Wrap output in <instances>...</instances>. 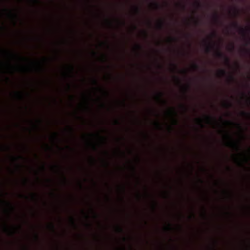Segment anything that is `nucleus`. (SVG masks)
<instances>
[{"instance_id": "58", "label": "nucleus", "mask_w": 250, "mask_h": 250, "mask_svg": "<svg viewBox=\"0 0 250 250\" xmlns=\"http://www.w3.org/2000/svg\"><path fill=\"white\" fill-rule=\"evenodd\" d=\"M123 24L124 25H125V22H123Z\"/></svg>"}, {"instance_id": "39", "label": "nucleus", "mask_w": 250, "mask_h": 250, "mask_svg": "<svg viewBox=\"0 0 250 250\" xmlns=\"http://www.w3.org/2000/svg\"><path fill=\"white\" fill-rule=\"evenodd\" d=\"M32 197L33 198V199H35L36 198V195L33 194H32Z\"/></svg>"}, {"instance_id": "23", "label": "nucleus", "mask_w": 250, "mask_h": 250, "mask_svg": "<svg viewBox=\"0 0 250 250\" xmlns=\"http://www.w3.org/2000/svg\"><path fill=\"white\" fill-rule=\"evenodd\" d=\"M230 80L231 81H232V82L234 81L235 79H234V77L233 76L231 75L230 76Z\"/></svg>"}, {"instance_id": "1", "label": "nucleus", "mask_w": 250, "mask_h": 250, "mask_svg": "<svg viewBox=\"0 0 250 250\" xmlns=\"http://www.w3.org/2000/svg\"><path fill=\"white\" fill-rule=\"evenodd\" d=\"M232 26L235 28L239 30L240 34L243 35L246 39V45H249L250 44V37L249 36L250 30L249 28H244L240 27L238 24L235 22L232 24Z\"/></svg>"}, {"instance_id": "54", "label": "nucleus", "mask_w": 250, "mask_h": 250, "mask_svg": "<svg viewBox=\"0 0 250 250\" xmlns=\"http://www.w3.org/2000/svg\"><path fill=\"white\" fill-rule=\"evenodd\" d=\"M93 147H94V149H96V147H95V146H93Z\"/></svg>"}, {"instance_id": "5", "label": "nucleus", "mask_w": 250, "mask_h": 250, "mask_svg": "<svg viewBox=\"0 0 250 250\" xmlns=\"http://www.w3.org/2000/svg\"><path fill=\"white\" fill-rule=\"evenodd\" d=\"M229 145H231L232 146L235 147L237 149H238L239 148V146L238 143L229 142Z\"/></svg>"}, {"instance_id": "11", "label": "nucleus", "mask_w": 250, "mask_h": 250, "mask_svg": "<svg viewBox=\"0 0 250 250\" xmlns=\"http://www.w3.org/2000/svg\"><path fill=\"white\" fill-rule=\"evenodd\" d=\"M16 95L20 99H22L23 97L21 92H16Z\"/></svg>"}, {"instance_id": "4", "label": "nucleus", "mask_w": 250, "mask_h": 250, "mask_svg": "<svg viewBox=\"0 0 250 250\" xmlns=\"http://www.w3.org/2000/svg\"><path fill=\"white\" fill-rule=\"evenodd\" d=\"M214 45L208 44L206 47V51L207 53L209 52L213 48Z\"/></svg>"}, {"instance_id": "18", "label": "nucleus", "mask_w": 250, "mask_h": 250, "mask_svg": "<svg viewBox=\"0 0 250 250\" xmlns=\"http://www.w3.org/2000/svg\"><path fill=\"white\" fill-rule=\"evenodd\" d=\"M189 89V86L187 85L184 87V90L186 92H187Z\"/></svg>"}, {"instance_id": "64", "label": "nucleus", "mask_w": 250, "mask_h": 250, "mask_svg": "<svg viewBox=\"0 0 250 250\" xmlns=\"http://www.w3.org/2000/svg\"><path fill=\"white\" fill-rule=\"evenodd\" d=\"M19 158H21L22 157L21 156H20Z\"/></svg>"}, {"instance_id": "29", "label": "nucleus", "mask_w": 250, "mask_h": 250, "mask_svg": "<svg viewBox=\"0 0 250 250\" xmlns=\"http://www.w3.org/2000/svg\"><path fill=\"white\" fill-rule=\"evenodd\" d=\"M172 66L174 69H177V66L176 64H172Z\"/></svg>"}, {"instance_id": "50", "label": "nucleus", "mask_w": 250, "mask_h": 250, "mask_svg": "<svg viewBox=\"0 0 250 250\" xmlns=\"http://www.w3.org/2000/svg\"><path fill=\"white\" fill-rule=\"evenodd\" d=\"M248 101L249 102V103H250V98H248Z\"/></svg>"}, {"instance_id": "7", "label": "nucleus", "mask_w": 250, "mask_h": 250, "mask_svg": "<svg viewBox=\"0 0 250 250\" xmlns=\"http://www.w3.org/2000/svg\"><path fill=\"white\" fill-rule=\"evenodd\" d=\"M163 93L161 92H159L158 93V94L157 95V98L158 100H162V97H163Z\"/></svg>"}, {"instance_id": "51", "label": "nucleus", "mask_w": 250, "mask_h": 250, "mask_svg": "<svg viewBox=\"0 0 250 250\" xmlns=\"http://www.w3.org/2000/svg\"><path fill=\"white\" fill-rule=\"evenodd\" d=\"M195 23H196V24L198 23V21H195Z\"/></svg>"}, {"instance_id": "26", "label": "nucleus", "mask_w": 250, "mask_h": 250, "mask_svg": "<svg viewBox=\"0 0 250 250\" xmlns=\"http://www.w3.org/2000/svg\"><path fill=\"white\" fill-rule=\"evenodd\" d=\"M155 124L157 127H161V125L158 122H155Z\"/></svg>"}, {"instance_id": "57", "label": "nucleus", "mask_w": 250, "mask_h": 250, "mask_svg": "<svg viewBox=\"0 0 250 250\" xmlns=\"http://www.w3.org/2000/svg\"><path fill=\"white\" fill-rule=\"evenodd\" d=\"M87 225L88 227H90V225L89 224H87Z\"/></svg>"}, {"instance_id": "14", "label": "nucleus", "mask_w": 250, "mask_h": 250, "mask_svg": "<svg viewBox=\"0 0 250 250\" xmlns=\"http://www.w3.org/2000/svg\"><path fill=\"white\" fill-rule=\"evenodd\" d=\"M192 67L195 70H198L199 68V65L196 63H194L192 65Z\"/></svg>"}, {"instance_id": "59", "label": "nucleus", "mask_w": 250, "mask_h": 250, "mask_svg": "<svg viewBox=\"0 0 250 250\" xmlns=\"http://www.w3.org/2000/svg\"><path fill=\"white\" fill-rule=\"evenodd\" d=\"M42 169L44 170V167H42Z\"/></svg>"}, {"instance_id": "15", "label": "nucleus", "mask_w": 250, "mask_h": 250, "mask_svg": "<svg viewBox=\"0 0 250 250\" xmlns=\"http://www.w3.org/2000/svg\"><path fill=\"white\" fill-rule=\"evenodd\" d=\"M197 121H198L199 124L200 125V126L202 127H203L204 125H203V123H202V120L201 119H197Z\"/></svg>"}, {"instance_id": "31", "label": "nucleus", "mask_w": 250, "mask_h": 250, "mask_svg": "<svg viewBox=\"0 0 250 250\" xmlns=\"http://www.w3.org/2000/svg\"><path fill=\"white\" fill-rule=\"evenodd\" d=\"M196 4L197 7H200L201 6V5L199 2H196Z\"/></svg>"}, {"instance_id": "32", "label": "nucleus", "mask_w": 250, "mask_h": 250, "mask_svg": "<svg viewBox=\"0 0 250 250\" xmlns=\"http://www.w3.org/2000/svg\"><path fill=\"white\" fill-rule=\"evenodd\" d=\"M170 41H175L176 40V39L174 38L170 37L169 38Z\"/></svg>"}, {"instance_id": "28", "label": "nucleus", "mask_w": 250, "mask_h": 250, "mask_svg": "<svg viewBox=\"0 0 250 250\" xmlns=\"http://www.w3.org/2000/svg\"><path fill=\"white\" fill-rule=\"evenodd\" d=\"M71 221L72 223L73 224V225H75V221H74L73 218H72V217L71 218Z\"/></svg>"}, {"instance_id": "16", "label": "nucleus", "mask_w": 250, "mask_h": 250, "mask_svg": "<svg viewBox=\"0 0 250 250\" xmlns=\"http://www.w3.org/2000/svg\"><path fill=\"white\" fill-rule=\"evenodd\" d=\"M206 120L208 121V122H209L211 119H213V117H212L211 116H208V115H207L206 116Z\"/></svg>"}, {"instance_id": "43", "label": "nucleus", "mask_w": 250, "mask_h": 250, "mask_svg": "<svg viewBox=\"0 0 250 250\" xmlns=\"http://www.w3.org/2000/svg\"><path fill=\"white\" fill-rule=\"evenodd\" d=\"M115 122L116 124H119V122H118V121H117V120H116V121H115Z\"/></svg>"}, {"instance_id": "25", "label": "nucleus", "mask_w": 250, "mask_h": 250, "mask_svg": "<svg viewBox=\"0 0 250 250\" xmlns=\"http://www.w3.org/2000/svg\"><path fill=\"white\" fill-rule=\"evenodd\" d=\"M3 202L6 203L8 205L10 206L11 207L12 209H13V207H12L11 204L9 202H6V201H3Z\"/></svg>"}, {"instance_id": "35", "label": "nucleus", "mask_w": 250, "mask_h": 250, "mask_svg": "<svg viewBox=\"0 0 250 250\" xmlns=\"http://www.w3.org/2000/svg\"><path fill=\"white\" fill-rule=\"evenodd\" d=\"M57 134L56 133H54V139H57Z\"/></svg>"}, {"instance_id": "33", "label": "nucleus", "mask_w": 250, "mask_h": 250, "mask_svg": "<svg viewBox=\"0 0 250 250\" xmlns=\"http://www.w3.org/2000/svg\"><path fill=\"white\" fill-rule=\"evenodd\" d=\"M234 45H233V44H232V45H231V48H230V51H233V50H234Z\"/></svg>"}, {"instance_id": "38", "label": "nucleus", "mask_w": 250, "mask_h": 250, "mask_svg": "<svg viewBox=\"0 0 250 250\" xmlns=\"http://www.w3.org/2000/svg\"><path fill=\"white\" fill-rule=\"evenodd\" d=\"M182 108H183L185 110H187V108H186V107L185 105H182Z\"/></svg>"}, {"instance_id": "21", "label": "nucleus", "mask_w": 250, "mask_h": 250, "mask_svg": "<svg viewBox=\"0 0 250 250\" xmlns=\"http://www.w3.org/2000/svg\"><path fill=\"white\" fill-rule=\"evenodd\" d=\"M50 228L52 229V230L54 231H55V227L54 225L53 224H51L50 225Z\"/></svg>"}, {"instance_id": "62", "label": "nucleus", "mask_w": 250, "mask_h": 250, "mask_svg": "<svg viewBox=\"0 0 250 250\" xmlns=\"http://www.w3.org/2000/svg\"><path fill=\"white\" fill-rule=\"evenodd\" d=\"M70 130L72 131V128H70Z\"/></svg>"}, {"instance_id": "2", "label": "nucleus", "mask_w": 250, "mask_h": 250, "mask_svg": "<svg viewBox=\"0 0 250 250\" xmlns=\"http://www.w3.org/2000/svg\"><path fill=\"white\" fill-rule=\"evenodd\" d=\"M216 54L217 57L219 58L224 59L226 64L229 65L230 61L229 58L226 57L223 53H222L220 50H217Z\"/></svg>"}, {"instance_id": "6", "label": "nucleus", "mask_w": 250, "mask_h": 250, "mask_svg": "<svg viewBox=\"0 0 250 250\" xmlns=\"http://www.w3.org/2000/svg\"><path fill=\"white\" fill-rule=\"evenodd\" d=\"M164 24L163 21L161 20L160 21L158 24V28L160 29H162L164 28Z\"/></svg>"}, {"instance_id": "48", "label": "nucleus", "mask_w": 250, "mask_h": 250, "mask_svg": "<svg viewBox=\"0 0 250 250\" xmlns=\"http://www.w3.org/2000/svg\"><path fill=\"white\" fill-rule=\"evenodd\" d=\"M73 69H74L73 67V66H71V70L72 71H73Z\"/></svg>"}, {"instance_id": "20", "label": "nucleus", "mask_w": 250, "mask_h": 250, "mask_svg": "<svg viewBox=\"0 0 250 250\" xmlns=\"http://www.w3.org/2000/svg\"><path fill=\"white\" fill-rule=\"evenodd\" d=\"M136 48L137 50H141L142 49V46L140 44H137Z\"/></svg>"}, {"instance_id": "13", "label": "nucleus", "mask_w": 250, "mask_h": 250, "mask_svg": "<svg viewBox=\"0 0 250 250\" xmlns=\"http://www.w3.org/2000/svg\"><path fill=\"white\" fill-rule=\"evenodd\" d=\"M151 5H152L153 6H154L155 8V9H158L160 7V5H159V4L157 2H155L154 3H152L151 4Z\"/></svg>"}, {"instance_id": "9", "label": "nucleus", "mask_w": 250, "mask_h": 250, "mask_svg": "<svg viewBox=\"0 0 250 250\" xmlns=\"http://www.w3.org/2000/svg\"><path fill=\"white\" fill-rule=\"evenodd\" d=\"M224 105L227 108L230 107L232 105V104L231 103H229V102H226L224 103Z\"/></svg>"}, {"instance_id": "56", "label": "nucleus", "mask_w": 250, "mask_h": 250, "mask_svg": "<svg viewBox=\"0 0 250 250\" xmlns=\"http://www.w3.org/2000/svg\"><path fill=\"white\" fill-rule=\"evenodd\" d=\"M13 16H14V17H17V15H13Z\"/></svg>"}, {"instance_id": "24", "label": "nucleus", "mask_w": 250, "mask_h": 250, "mask_svg": "<svg viewBox=\"0 0 250 250\" xmlns=\"http://www.w3.org/2000/svg\"><path fill=\"white\" fill-rule=\"evenodd\" d=\"M225 122L227 124H229V125H231V124H233V123L231 122V121H225Z\"/></svg>"}, {"instance_id": "19", "label": "nucleus", "mask_w": 250, "mask_h": 250, "mask_svg": "<svg viewBox=\"0 0 250 250\" xmlns=\"http://www.w3.org/2000/svg\"><path fill=\"white\" fill-rule=\"evenodd\" d=\"M166 229L167 230H170L172 229L171 227V225L170 224H168V227H166Z\"/></svg>"}, {"instance_id": "3", "label": "nucleus", "mask_w": 250, "mask_h": 250, "mask_svg": "<svg viewBox=\"0 0 250 250\" xmlns=\"http://www.w3.org/2000/svg\"><path fill=\"white\" fill-rule=\"evenodd\" d=\"M218 74L220 77H225L226 75V71L224 69H220Z\"/></svg>"}, {"instance_id": "34", "label": "nucleus", "mask_w": 250, "mask_h": 250, "mask_svg": "<svg viewBox=\"0 0 250 250\" xmlns=\"http://www.w3.org/2000/svg\"><path fill=\"white\" fill-rule=\"evenodd\" d=\"M173 122H174V125H177V124H178V121L176 119L174 120Z\"/></svg>"}, {"instance_id": "60", "label": "nucleus", "mask_w": 250, "mask_h": 250, "mask_svg": "<svg viewBox=\"0 0 250 250\" xmlns=\"http://www.w3.org/2000/svg\"><path fill=\"white\" fill-rule=\"evenodd\" d=\"M105 93H106V95L108 94V93L107 92H105Z\"/></svg>"}, {"instance_id": "41", "label": "nucleus", "mask_w": 250, "mask_h": 250, "mask_svg": "<svg viewBox=\"0 0 250 250\" xmlns=\"http://www.w3.org/2000/svg\"><path fill=\"white\" fill-rule=\"evenodd\" d=\"M212 36L215 37L216 36V34L214 32L212 34Z\"/></svg>"}, {"instance_id": "45", "label": "nucleus", "mask_w": 250, "mask_h": 250, "mask_svg": "<svg viewBox=\"0 0 250 250\" xmlns=\"http://www.w3.org/2000/svg\"><path fill=\"white\" fill-rule=\"evenodd\" d=\"M163 103L164 104H167V102L166 101H164V100H162Z\"/></svg>"}, {"instance_id": "53", "label": "nucleus", "mask_w": 250, "mask_h": 250, "mask_svg": "<svg viewBox=\"0 0 250 250\" xmlns=\"http://www.w3.org/2000/svg\"><path fill=\"white\" fill-rule=\"evenodd\" d=\"M134 27V29H136L137 27L136 26H135Z\"/></svg>"}, {"instance_id": "52", "label": "nucleus", "mask_w": 250, "mask_h": 250, "mask_svg": "<svg viewBox=\"0 0 250 250\" xmlns=\"http://www.w3.org/2000/svg\"><path fill=\"white\" fill-rule=\"evenodd\" d=\"M14 159L15 161H17V158H14Z\"/></svg>"}, {"instance_id": "61", "label": "nucleus", "mask_w": 250, "mask_h": 250, "mask_svg": "<svg viewBox=\"0 0 250 250\" xmlns=\"http://www.w3.org/2000/svg\"><path fill=\"white\" fill-rule=\"evenodd\" d=\"M124 240L125 241V238H124Z\"/></svg>"}, {"instance_id": "22", "label": "nucleus", "mask_w": 250, "mask_h": 250, "mask_svg": "<svg viewBox=\"0 0 250 250\" xmlns=\"http://www.w3.org/2000/svg\"><path fill=\"white\" fill-rule=\"evenodd\" d=\"M118 229L119 231L120 232H122L123 231V229L121 227H118Z\"/></svg>"}, {"instance_id": "37", "label": "nucleus", "mask_w": 250, "mask_h": 250, "mask_svg": "<svg viewBox=\"0 0 250 250\" xmlns=\"http://www.w3.org/2000/svg\"><path fill=\"white\" fill-rule=\"evenodd\" d=\"M143 32H144V34H145L146 37L147 36L146 31H143Z\"/></svg>"}, {"instance_id": "55", "label": "nucleus", "mask_w": 250, "mask_h": 250, "mask_svg": "<svg viewBox=\"0 0 250 250\" xmlns=\"http://www.w3.org/2000/svg\"><path fill=\"white\" fill-rule=\"evenodd\" d=\"M183 8L184 9H185V6H183Z\"/></svg>"}, {"instance_id": "40", "label": "nucleus", "mask_w": 250, "mask_h": 250, "mask_svg": "<svg viewBox=\"0 0 250 250\" xmlns=\"http://www.w3.org/2000/svg\"><path fill=\"white\" fill-rule=\"evenodd\" d=\"M169 114H174L176 115V113L174 111H169Z\"/></svg>"}, {"instance_id": "42", "label": "nucleus", "mask_w": 250, "mask_h": 250, "mask_svg": "<svg viewBox=\"0 0 250 250\" xmlns=\"http://www.w3.org/2000/svg\"><path fill=\"white\" fill-rule=\"evenodd\" d=\"M236 125H237V126L238 127H239V128H241V125H240V124H236Z\"/></svg>"}, {"instance_id": "12", "label": "nucleus", "mask_w": 250, "mask_h": 250, "mask_svg": "<svg viewBox=\"0 0 250 250\" xmlns=\"http://www.w3.org/2000/svg\"><path fill=\"white\" fill-rule=\"evenodd\" d=\"M134 9H135V13L137 14H139L140 13V9L139 7L138 6H135L134 7Z\"/></svg>"}, {"instance_id": "46", "label": "nucleus", "mask_w": 250, "mask_h": 250, "mask_svg": "<svg viewBox=\"0 0 250 250\" xmlns=\"http://www.w3.org/2000/svg\"><path fill=\"white\" fill-rule=\"evenodd\" d=\"M35 237H36V239H38V235L37 234H36Z\"/></svg>"}, {"instance_id": "10", "label": "nucleus", "mask_w": 250, "mask_h": 250, "mask_svg": "<svg viewBox=\"0 0 250 250\" xmlns=\"http://www.w3.org/2000/svg\"><path fill=\"white\" fill-rule=\"evenodd\" d=\"M241 114H242L243 116H248V117H249L250 118V112L248 113V112H245V111H242V112H241Z\"/></svg>"}, {"instance_id": "63", "label": "nucleus", "mask_w": 250, "mask_h": 250, "mask_svg": "<svg viewBox=\"0 0 250 250\" xmlns=\"http://www.w3.org/2000/svg\"><path fill=\"white\" fill-rule=\"evenodd\" d=\"M200 182L202 183V182H203V181H202V180H200Z\"/></svg>"}, {"instance_id": "30", "label": "nucleus", "mask_w": 250, "mask_h": 250, "mask_svg": "<svg viewBox=\"0 0 250 250\" xmlns=\"http://www.w3.org/2000/svg\"><path fill=\"white\" fill-rule=\"evenodd\" d=\"M93 83H94L95 84H98V81L96 79H93Z\"/></svg>"}, {"instance_id": "17", "label": "nucleus", "mask_w": 250, "mask_h": 250, "mask_svg": "<svg viewBox=\"0 0 250 250\" xmlns=\"http://www.w3.org/2000/svg\"><path fill=\"white\" fill-rule=\"evenodd\" d=\"M244 51L247 53V54H248V55H250V49H245Z\"/></svg>"}, {"instance_id": "49", "label": "nucleus", "mask_w": 250, "mask_h": 250, "mask_svg": "<svg viewBox=\"0 0 250 250\" xmlns=\"http://www.w3.org/2000/svg\"><path fill=\"white\" fill-rule=\"evenodd\" d=\"M235 11L236 13V14H237L238 13V11L237 10H236V9L235 10Z\"/></svg>"}, {"instance_id": "47", "label": "nucleus", "mask_w": 250, "mask_h": 250, "mask_svg": "<svg viewBox=\"0 0 250 250\" xmlns=\"http://www.w3.org/2000/svg\"><path fill=\"white\" fill-rule=\"evenodd\" d=\"M93 54L94 55V56H96V53L95 52H93Z\"/></svg>"}, {"instance_id": "36", "label": "nucleus", "mask_w": 250, "mask_h": 250, "mask_svg": "<svg viewBox=\"0 0 250 250\" xmlns=\"http://www.w3.org/2000/svg\"><path fill=\"white\" fill-rule=\"evenodd\" d=\"M32 1H33L34 2L36 3H39V0H32Z\"/></svg>"}, {"instance_id": "8", "label": "nucleus", "mask_w": 250, "mask_h": 250, "mask_svg": "<svg viewBox=\"0 0 250 250\" xmlns=\"http://www.w3.org/2000/svg\"><path fill=\"white\" fill-rule=\"evenodd\" d=\"M213 19L214 20H215V21L216 22H219V17L218 15L217 14H215L213 16Z\"/></svg>"}, {"instance_id": "44", "label": "nucleus", "mask_w": 250, "mask_h": 250, "mask_svg": "<svg viewBox=\"0 0 250 250\" xmlns=\"http://www.w3.org/2000/svg\"><path fill=\"white\" fill-rule=\"evenodd\" d=\"M182 72H183V73H184V74H186V73H187V71H186V70H183V71H182Z\"/></svg>"}, {"instance_id": "27", "label": "nucleus", "mask_w": 250, "mask_h": 250, "mask_svg": "<svg viewBox=\"0 0 250 250\" xmlns=\"http://www.w3.org/2000/svg\"><path fill=\"white\" fill-rule=\"evenodd\" d=\"M175 79L177 81V82H178L179 83H181V81H180V79L178 77H176Z\"/></svg>"}]
</instances>
